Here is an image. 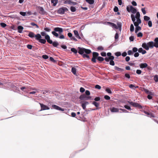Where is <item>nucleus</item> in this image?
Segmentation results:
<instances>
[{
	"label": "nucleus",
	"mask_w": 158,
	"mask_h": 158,
	"mask_svg": "<svg viewBox=\"0 0 158 158\" xmlns=\"http://www.w3.org/2000/svg\"><path fill=\"white\" fill-rule=\"evenodd\" d=\"M78 53L80 55H82L83 58L86 57L88 59H89V56L88 54L91 53L90 50L80 47H78ZM71 51L75 54H76L78 52L77 50L74 48H72L71 49Z\"/></svg>",
	"instance_id": "1"
},
{
	"label": "nucleus",
	"mask_w": 158,
	"mask_h": 158,
	"mask_svg": "<svg viewBox=\"0 0 158 158\" xmlns=\"http://www.w3.org/2000/svg\"><path fill=\"white\" fill-rule=\"evenodd\" d=\"M28 36L31 38L35 37V40L41 44H45L46 43V41L45 40L41 39L42 37L40 34L37 33L35 35L32 32L29 31Z\"/></svg>",
	"instance_id": "2"
},
{
	"label": "nucleus",
	"mask_w": 158,
	"mask_h": 158,
	"mask_svg": "<svg viewBox=\"0 0 158 158\" xmlns=\"http://www.w3.org/2000/svg\"><path fill=\"white\" fill-rule=\"evenodd\" d=\"M131 17L133 22H138V23H141V21L140 18V14L139 12H136L135 16L131 14Z\"/></svg>",
	"instance_id": "3"
},
{
	"label": "nucleus",
	"mask_w": 158,
	"mask_h": 158,
	"mask_svg": "<svg viewBox=\"0 0 158 158\" xmlns=\"http://www.w3.org/2000/svg\"><path fill=\"white\" fill-rule=\"evenodd\" d=\"M68 9L66 7H62L60 8L57 10V13L59 14L62 15L64 14L65 12H67Z\"/></svg>",
	"instance_id": "4"
},
{
	"label": "nucleus",
	"mask_w": 158,
	"mask_h": 158,
	"mask_svg": "<svg viewBox=\"0 0 158 158\" xmlns=\"http://www.w3.org/2000/svg\"><path fill=\"white\" fill-rule=\"evenodd\" d=\"M128 102L132 106H133L135 107L138 108L140 109H142V107L139 104L137 103L134 102H132L128 101Z\"/></svg>",
	"instance_id": "5"
},
{
	"label": "nucleus",
	"mask_w": 158,
	"mask_h": 158,
	"mask_svg": "<svg viewBox=\"0 0 158 158\" xmlns=\"http://www.w3.org/2000/svg\"><path fill=\"white\" fill-rule=\"evenodd\" d=\"M99 55L98 53L96 52H94L93 53V57L91 59V61L94 63H96V59Z\"/></svg>",
	"instance_id": "6"
},
{
	"label": "nucleus",
	"mask_w": 158,
	"mask_h": 158,
	"mask_svg": "<svg viewBox=\"0 0 158 158\" xmlns=\"http://www.w3.org/2000/svg\"><path fill=\"white\" fill-rule=\"evenodd\" d=\"M36 9L39 11V13L41 15H44L45 14L46 12L44 11L43 8L42 7L40 6H37Z\"/></svg>",
	"instance_id": "7"
},
{
	"label": "nucleus",
	"mask_w": 158,
	"mask_h": 158,
	"mask_svg": "<svg viewBox=\"0 0 158 158\" xmlns=\"http://www.w3.org/2000/svg\"><path fill=\"white\" fill-rule=\"evenodd\" d=\"M135 26L136 27L135 28V33H137L139 31L141 30V27L139 26V24L141 23H138V22H133Z\"/></svg>",
	"instance_id": "8"
},
{
	"label": "nucleus",
	"mask_w": 158,
	"mask_h": 158,
	"mask_svg": "<svg viewBox=\"0 0 158 158\" xmlns=\"http://www.w3.org/2000/svg\"><path fill=\"white\" fill-rule=\"evenodd\" d=\"M91 98L90 96H86L85 94L81 95L79 97V99L81 100H88Z\"/></svg>",
	"instance_id": "9"
},
{
	"label": "nucleus",
	"mask_w": 158,
	"mask_h": 158,
	"mask_svg": "<svg viewBox=\"0 0 158 158\" xmlns=\"http://www.w3.org/2000/svg\"><path fill=\"white\" fill-rule=\"evenodd\" d=\"M41 107L40 111L49 110V108L47 106L42 103H39Z\"/></svg>",
	"instance_id": "10"
},
{
	"label": "nucleus",
	"mask_w": 158,
	"mask_h": 158,
	"mask_svg": "<svg viewBox=\"0 0 158 158\" xmlns=\"http://www.w3.org/2000/svg\"><path fill=\"white\" fill-rule=\"evenodd\" d=\"M52 108L56 110H60L62 111H63L64 110V109L58 106L55 105H52Z\"/></svg>",
	"instance_id": "11"
},
{
	"label": "nucleus",
	"mask_w": 158,
	"mask_h": 158,
	"mask_svg": "<svg viewBox=\"0 0 158 158\" xmlns=\"http://www.w3.org/2000/svg\"><path fill=\"white\" fill-rule=\"evenodd\" d=\"M54 30L55 31L58 32L59 34H61L63 32V29L62 28L56 27L54 28Z\"/></svg>",
	"instance_id": "12"
},
{
	"label": "nucleus",
	"mask_w": 158,
	"mask_h": 158,
	"mask_svg": "<svg viewBox=\"0 0 158 158\" xmlns=\"http://www.w3.org/2000/svg\"><path fill=\"white\" fill-rule=\"evenodd\" d=\"M45 40H47V42L50 44H52V41L50 39V37L48 35H46L45 36Z\"/></svg>",
	"instance_id": "13"
},
{
	"label": "nucleus",
	"mask_w": 158,
	"mask_h": 158,
	"mask_svg": "<svg viewBox=\"0 0 158 158\" xmlns=\"http://www.w3.org/2000/svg\"><path fill=\"white\" fill-rule=\"evenodd\" d=\"M107 23L108 25H110L113 28L116 29H118V27L115 24L110 22H107Z\"/></svg>",
	"instance_id": "14"
},
{
	"label": "nucleus",
	"mask_w": 158,
	"mask_h": 158,
	"mask_svg": "<svg viewBox=\"0 0 158 158\" xmlns=\"http://www.w3.org/2000/svg\"><path fill=\"white\" fill-rule=\"evenodd\" d=\"M92 104L95 106L97 108L96 109H92L91 110H94L98 109L99 108L98 107L99 105V103H98L95 101H94L93 102Z\"/></svg>",
	"instance_id": "15"
},
{
	"label": "nucleus",
	"mask_w": 158,
	"mask_h": 158,
	"mask_svg": "<svg viewBox=\"0 0 158 158\" xmlns=\"http://www.w3.org/2000/svg\"><path fill=\"white\" fill-rule=\"evenodd\" d=\"M110 110L113 113L118 112H119V109L114 107H112L110 108Z\"/></svg>",
	"instance_id": "16"
},
{
	"label": "nucleus",
	"mask_w": 158,
	"mask_h": 158,
	"mask_svg": "<svg viewBox=\"0 0 158 158\" xmlns=\"http://www.w3.org/2000/svg\"><path fill=\"white\" fill-rule=\"evenodd\" d=\"M142 46L144 49L147 50H148L149 49V47H148L147 43H143L142 45Z\"/></svg>",
	"instance_id": "17"
},
{
	"label": "nucleus",
	"mask_w": 158,
	"mask_h": 158,
	"mask_svg": "<svg viewBox=\"0 0 158 158\" xmlns=\"http://www.w3.org/2000/svg\"><path fill=\"white\" fill-rule=\"evenodd\" d=\"M130 10L131 12L133 14H135L137 12V10L136 9L133 7L132 6H130Z\"/></svg>",
	"instance_id": "18"
},
{
	"label": "nucleus",
	"mask_w": 158,
	"mask_h": 158,
	"mask_svg": "<svg viewBox=\"0 0 158 158\" xmlns=\"http://www.w3.org/2000/svg\"><path fill=\"white\" fill-rule=\"evenodd\" d=\"M139 66L140 68L143 69L147 67L148 64L146 63H141L139 65Z\"/></svg>",
	"instance_id": "19"
},
{
	"label": "nucleus",
	"mask_w": 158,
	"mask_h": 158,
	"mask_svg": "<svg viewBox=\"0 0 158 158\" xmlns=\"http://www.w3.org/2000/svg\"><path fill=\"white\" fill-rule=\"evenodd\" d=\"M149 48H153V47H154V43L152 41H150L147 43Z\"/></svg>",
	"instance_id": "20"
},
{
	"label": "nucleus",
	"mask_w": 158,
	"mask_h": 158,
	"mask_svg": "<svg viewBox=\"0 0 158 158\" xmlns=\"http://www.w3.org/2000/svg\"><path fill=\"white\" fill-rule=\"evenodd\" d=\"M73 32H74V35H75L76 38H78L79 39H81V37L79 35L78 32L77 31L74 30L73 31Z\"/></svg>",
	"instance_id": "21"
},
{
	"label": "nucleus",
	"mask_w": 158,
	"mask_h": 158,
	"mask_svg": "<svg viewBox=\"0 0 158 158\" xmlns=\"http://www.w3.org/2000/svg\"><path fill=\"white\" fill-rule=\"evenodd\" d=\"M154 41L155 42V43H154V47L156 48H158V38L156 37L155 38Z\"/></svg>",
	"instance_id": "22"
},
{
	"label": "nucleus",
	"mask_w": 158,
	"mask_h": 158,
	"mask_svg": "<svg viewBox=\"0 0 158 158\" xmlns=\"http://www.w3.org/2000/svg\"><path fill=\"white\" fill-rule=\"evenodd\" d=\"M23 29V27L21 26H19L18 27V32L19 33H21L22 32V30Z\"/></svg>",
	"instance_id": "23"
},
{
	"label": "nucleus",
	"mask_w": 158,
	"mask_h": 158,
	"mask_svg": "<svg viewBox=\"0 0 158 158\" xmlns=\"http://www.w3.org/2000/svg\"><path fill=\"white\" fill-rule=\"evenodd\" d=\"M114 68L115 70L120 72H122L124 70L123 69L119 68L116 66H115L114 67Z\"/></svg>",
	"instance_id": "24"
},
{
	"label": "nucleus",
	"mask_w": 158,
	"mask_h": 158,
	"mask_svg": "<svg viewBox=\"0 0 158 158\" xmlns=\"http://www.w3.org/2000/svg\"><path fill=\"white\" fill-rule=\"evenodd\" d=\"M51 2V3H53V6H56L58 2V0H52Z\"/></svg>",
	"instance_id": "25"
},
{
	"label": "nucleus",
	"mask_w": 158,
	"mask_h": 158,
	"mask_svg": "<svg viewBox=\"0 0 158 158\" xmlns=\"http://www.w3.org/2000/svg\"><path fill=\"white\" fill-rule=\"evenodd\" d=\"M117 26L118 27V29H119L120 31H121V27H122V23L121 22H117Z\"/></svg>",
	"instance_id": "26"
},
{
	"label": "nucleus",
	"mask_w": 158,
	"mask_h": 158,
	"mask_svg": "<svg viewBox=\"0 0 158 158\" xmlns=\"http://www.w3.org/2000/svg\"><path fill=\"white\" fill-rule=\"evenodd\" d=\"M52 44L54 47H57V46L59 45L58 43L56 41L54 42L52 41Z\"/></svg>",
	"instance_id": "27"
},
{
	"label": "nucleus",
	"mask_w": 158,
	"mask_h": 158,
	"mask_svg": "<svg viewBox=\"0 0 158 158\" xmlns=\"http://www.w3.org/2000/svg\"><path fill=\"white\" fill-rule=\"evenodd\" d=\"M85 1L90 4H93L94 2V0H85Z\"/></svg>",
	"instance_id": "28"
},
{
	"label": "nucleus",
	"mask_w": 158,
	"mask_h": 158,
	"mask_svg": "<svg viewBox=\"0 0 158 158\" xmlns=\"http://www.w3.org/2000/svg\"><path fill=\"white\" fill-rule=\"evenodd\" d=\"M144 91L147 94H148L150 95H152V93L147 89H144Z\"/></svg>",
	"instance_id": "29"
},
{
	"label": "nucleus",
	"mask_w": 158,
	"mask_h": 158,
	"mask_svg": "<svg viewBox=\"0 0 158 158\" xmlns=\"http://www.w3.org/2000/svg\"><path fill=\"white\" fill-rule=\"evenodd\" d=\"M52 33L53 35L54 36H55L56 37H58L59 35L55 31H52Z\"/></svg>",
	"instance_id": "30"
},
{
	"label": "nucleus",
	"mask_w": 158,
	"mask_h": 158,
	"mask_svg": "<svg viewBox=\"0 0 158 158\" xmlns=\"http://www.w3.org/2000/svg\"><path fill=\"white\" fill-rule=\"evenodd\" d=\"M97 59L100 62H102L104 60V58L101 56H98Z\"/></svg>",
	"instance_id": "31"
},
{
	"label": "nucleus",
	"mask_w": 158,
	"mask_h": 158,
	"mask_svg": "<svg viewBox=\"0 0 158 158\" xmlns=\"http://www.w3.org/2000/svg\"><path fill=\"white\" fill-rule=\"evenodd\" d=\"M154 80L155 82H158V75H156L154 76Z\"/></svg>",
	"instance_id": "32"
},
{
	"label": "nucleus",
	"mask_w": 158,
	"mask_h": 158,
	"mask_svg": "<svg viewBox=\"0 0 158 158\" xmlns=\"http://www.w3.org/2000/svg\"><path fill=\"white\" fill-rule=\"evenodd\" d=\"M134 27L133 24H131L130 27V30L131 32H132L134 31Z\"/></svg>",
	"instance_id": "33"
},
{
	"label": "nucleus",
	"mask_w": 158,
	"mask_h": 158,
	"mask_svg": "<svg viewBox=\"0 0 158 158\" xmlns=\"http://www.w3.org/2000/svg\"><path fill=\"white\" fill-rule=\"evenodd\" d=\"M70 10L72 12H74L76 11V9L75 7L71 6L70 7Z\"/></svg>",
	"instance_id": "34"
},
{
	"label": "nucleus",
	"mask_w": 158,
	"mask_h": 158,
	"mask_svg": "<svg viewBox=\"0 0 158 158\" xmlns=\"http://www.w3.org/2000/svg\"><path fill=\"white\" fill-rule=\"evenodd\" d=\"M72 72L74 74H75L76 73V69L75 68L73 67L72 68Z\"/></svg>",
	"instance_id": "35"
},
{
	"label": "nucleus",
	"mask_w": 158,
	"mask_h": 158,
	"mask_svg": "<svg viewBox=\"0 0 158 158\" xmlns=\"http://www.w3.org/2000/svg\"><path fill=\"white\" fill-rule=\"evenodd\" d=\"M143 18H144V20L146 21H149V19H150V17H149L148 16H144Z\"/></svg>",
	"instance_id": "36"
},
{
	"label": "nucleus",
	"mask_w": 158,
	"mask_h": 158,
	"mask_svg": "<svg viewBox=\"0 0 158 158\" xmlns=\"http://www.w3.org/2000/svg\"><path fill=\"white\" fill-rule=\"evenodd\" d=\"M30 24L32 26H35L37 28H39V26L36 24L33 23V22H31L30 23Z\"/></svg>",
	"instance_id": "37"
},
{
	"label": "nucleus",
	"mask_w": 158,
	"mask_h": 158,
	"mask_svg": "<svg viewBox=\"0 0 158 158\" xmlns=\"http://www.w3.org/2000/svg\"><path fill=\"white\" fill-rule=\"evenodd\" d=\"M27 87H22L20 88L24 92L27 91Z\"/></svg>",
	"instance_id": "38"
},
{
	"label": "nucleus",
	"mask_w": 158,
	"mask_h": 158,
	"mask_svg": "<svg viewBox=\"0 0 158 158\" xmlns=\"http://www.w3.org/2000/svg\"><path fill=\"white\" fill-rule=\"evenodd\" d=\"M105 90L109 94H111L112 93L111 91L108 88H106Z\"/></svg>",
	"instance_id": "39"
},
{
	"label": "nucleus",
	"mask_w": 158,
	"mask_h": 158,
	"mask_svg": "<svg viewBox=\"0 0 158 158\" xmlns=\"http://www.w3.org/2000/svg\"><path fill=\"white\" fill-rule=\"evenodd\" d=\"M44 30L48 32H50L51 30V29L49 27L44 28Z\"/></svg>",
	"instance_id": "40"
},
{
	"label": "nucleus",
	"mask_w": 158,
	"mask_h": 158,
	"mask_svg": "<svg viewBox=\"0 0 158 158\" xmlns=\"http://www.w3.org/2000/svg\"><path fill=\"white\" fill-rule=\"evenodd\" d=\"M138 51V48L136 47H134L132 48V52H136Z\"/></svg>",
	"instance_id": "41"
},
{
	"label": "nucleus",
	"mask_w": 158,
	"mask_h": 158,
	"mask_svg": "<svg viewBox=\"0 0 158 158\" xmlns=\"http://www.w3.org/2000/svg\"><path fill=\"white\" fill-rule=\"evenodd\" d=\"M124 107L127 109L128 110H131V107H130V106H127V105H125L124 106Z\"/></svg>",
	"instance_id": "42"
},
{
	"label": "nucleus",
	"mask_w": 158,
	"mask_h": 158,
	"mask_svg": "<svg viewBox=\"0 0 158 158\" xmlns=\"http://www.w3.org/2000/svg\"><path fill=\"white\" fill-rule=\"evenodd\" d=\"M73 4V5H75L77 4V3L76 2H71L69 0V4Z\"/></svg>",
	"instance_id": "43"
},
{
	"label": "nucleus",
	"mask_w": 158,
	"mask_h": 158,
	"mask_svg": "<svg viewBox=\"0 0 158 158\" xmlns=\"http://www.w3.org/2000/svg\"><path fill=\"white\" fill-rule=\"evenodd\" d=\"M104 98L106 100H109L110 98V97L107 95H106L104 96Z\"/></svg>",
	"instance_id": "44"
},
{
	"label": "nucleus",
	"mask_w": 158,
	"mask_h": 158,
	"mask_svg": "<svg viewBox=\"0 0 158 158\" xmlns=\"http://www.w3.org/2000/svg\"><path fill=\"white\" fill-rule=\"evenodd\" d=\"M0 25L1 26L3 27H5L6 26V23H0Z\"/></svg>",
	"instance_id": "45"
},
{
	"label": "nucleus",
	"mask_w": 158,
	"mask_h": 158,
	"mask_svg": "<svg viewBox=\"0 0 158 158\" xmlns=\"http://www.w3.org/2000/svg\"><path fill=\"white\" fill-rule=\"evenodd\" d=\"M148 25L149 27H151L152 26V22L151 21L149 20L148 21Z\"/></svg>",
	"instance_id": "46"
},
{
	"label": "nucleus",
	"mask_w": 158,
	"mask_h": 158,
	"mask_svg": "<svg viewBox=\"0 0 158 158\" xmlns=\"http://www.w3.org/2000/svg\"><path fill=\"white\" fill-rule=\"evenodd\" d=\"M128 54L129 55H131L133 54V52L131 50H129L127 52Z\"/></svg>",
	"instance_id": "47"
},
{
	"label": "nucleus",
	"mask_w": 158,
	"mask_h": 158,
	"mask_svg": "<svg viewBox=\"0 0 158 158\" xmlns=\"http://www.w3.org/2000/svg\"><path fill=\"white\" fill-rule=\"evenodd\" d=\"M97 49L99 50H104V48L102 46H99L98 47Z\"/></svg>",
	"instance_id": "48"
},
{
	"label": "nucleus",
	"mask_w": 158,
	"mask_h": 158,
	"mask_svg": "<svg viewBox=\"0 0 158 158\" xmlns=\"http://www.w3.org/2000/svg\"><path fill=\"white\" fill-rule=\"evenodd\" d=\"M148 117L150 118L153 117L154 118L155 117L154 114L152 113H150L148 115Z\"/></svg>",
	"instance_id": "49"
},
{
	"label": "nucleus",
	"mask_w": 158,
	"mask_h": 158,
	"mask_svg": "<svg viewBox=\"0 0 158 158\" xmlns=\"http://www.w3.org/2000/svg\"><path fill=\"white\" fill-rule=\"evenodd\" d=\"M115 55L117 56H121V53L120 52H117L115 53Z\"/></svg>",
	"instance_id": "50"
},
{
	"label": "nucleus",
	"mask_w": 158,
	"mask_h": 158,
	"mask_svg": "<svg viewBox=\"0 0 158 158\" xmlns=\"http://www.w3.org/2000/svg\"><path fill=\"white\" fill-rule=\"evenodd\" d=\"M118 10V7L116 6H115L114 8V12H117Z\"/></svg>",
	"instance_id": "51"
},
{
	"label": "nucleus",
	"mask_w": 158,
	"mask_h": 158,
	"mask_svg": "<svg viewBox=\"0 0 158 158\" xmlns=\"http://www.w3.org/2000/svg\"><path fill=\"white\" fill-rule=\"evenodd\" d=\"M137 35L138 37H142L143 35L141 32H139L137 34Z\"/></svg>",
	"instance_id": "52"
},
{
	"label": "nucleus",
	"mask_w": 158,
	"mask_h": 158,
	"mask_svg": "<svg viewBox=\"0 0 158 158\" xmlns=\"http://www.w3.org/2000/svg\"><path fill=\"white\" fill-rule=\"evenodd\" d=\"M110 64L112 66L114 65L115 64L114 61L113 60H111L110 62Z\"/></svg>",
	"instance_id": "53"
},
{
	"label": "nucleus",
	"mask_w": 158,
	"mask_h": 158,
	"mask_svg": "<svg viewBox=\"0 0 158 158\" xmlns=\"http://www.w3.org/2000/svg\"><path fill=\"white\" fill-rule=\"evenodd\" d=\"M27 47L29 49H31L32 48V46L30 44H28L27 45Z\"/></svg>",
	"instance_id": "54"
},
{
	"label": "nucleus",
	"mask_w": 158,
	"mask_h": 158,
	"mask_svg": "<svg viewBox=\"0 0 158 158\" xmlns=\"http://www.w3.org/2000/svg\"><path fill=\"white\" fill-rule=\"evenodd\" d=\"M49 59H50V60L51 61L55 63L56 61V60H55L53 59V58L52 57H50Z\"/></svg>",
	"instance_id": "55"
},
{
	"label": "nucleus",
	"mask_w": 158,
	"mask_h": 158,
	"mask_svg": "<svg viewBox=\"0 0 158 158\" xmlns=\"http://www.w3.org/2000/svg\"><path fill=\"white\" fill-rule=\"evenodd\" d=\"M136 73L138 74H140L142 73V71L140 70L137 69L136 70Z\"/></svg>",
	"instance_id": "56"
},
{
	"label": "nucleus",
	"mask_w": 158,
	"mask_h": 158,
	"mask_svg": "<svg viewBox=\"0 0 158 158\" xmlns=\"http://www.w3.org/2000/svg\"><path fill=\"white\" fill-rule=\"evenodd\" d=\"M125 77L128 79H129L130 78V76L129 74L126 73L125 74Z\"/></svg>",
	"instance_id": "57"
},
{
	"label": "nucleus",
	"mask_w": 158,
	"mask_h": 158,
	"mask_svg": "<svg viewBox=\"0 0 158 158\" xmlns=\"http://www.w3.org/2000/svg\"><path fill=\"white\" fill-rule=\"evenodd\" d=\"M95 88L96 89H101V87L100 86L98 85H96L95 86Z\"/></svg>",
	"instance_id": "58"
},
{
	"label": "nucleus",
	"mask_w": 158,
	"mask_h": 158,
	"mask_svg": "<svg viewBox=\"0 0 158 158\" xmlns=\"http://www.w3.org/2000/svg\"><path fill=\"white\" fill-rule=\"evenodd\" d=\"M141 11L143 15H145L146 14V11L145 10V8H142Z\"/></svg>",
	"instance_id": "59"
},
{
	"label": "nucleus",
	"mask_w": 158,
	"mask_h": 158,
	"mask_svg": "<svg viewBox=\"0 0 158 158\" xmlns=\"http://www.w3.org/2000/svg\"><path fill=\"white\" fill-rule=\"evenodd\" d=\"M139 52H135V53L134 54V56L135 57H137L139 56Z\"/></svg>",
	"instance_id": "60"
},
{
	"label": "nucleus",
	"mask_w": 158,
	"mask_h": 158,
	"mask_svg": "<svg viewBox=\"0 0 158 158\" xmlns=\"http://www.w3.org/2000/svg\"><path fill=\"white\" fill-rule=\"evenodd\" d=\"M80 92L81 93H83L85 91V89H84V88H82V87H81L80 88Z\"/></svg>",
	"instance_id": "61"
},
{
	"label": "nucleus",
	"mask_w": 158,
	"mask_h": 158,
	"mask_svg": "<svg viewBox=\"0 0 158 158\" xmlns=\"http://www.w3.org/2000/svg\"><path fill=\"white\" fill-rule=\"evenodd\" d=\"M42 58L44 59H46L48 58V56L46 55H43L42 56Z\"/></svg>",
	"instance_id": "62"
},
{
	"label": "nucleus",
	"mask_w": 158,
	"mask_h": 158,
	"mask_svg": "<svg viewBox=\"0 0 158 158\" xmlns=\"http://www.w3.org/2000/svg\"><path fill=\"white\" fill-rule=\"evenodd\" d=\"M100 99V98L99 97H96L95 98L94 100L96 101H98Z\"/></svg>",
	"instance_id": "63"
},
{
	"label": "nucleus",
	"mask_w": 158,
	"mask_h": 158,
	"mask_svg": "<svg viewBox=\"0 0 158 158\" xmlns=\"http://www.w3.org/2000/svg\"><path fill=\"white\" fill-rule=\"evenodd\" d=\"M129 40L131 41H133L134 40V37L133 36H131L129 37Z\"/></svg>",
	"instance_id": "64"
}]
</instances>
